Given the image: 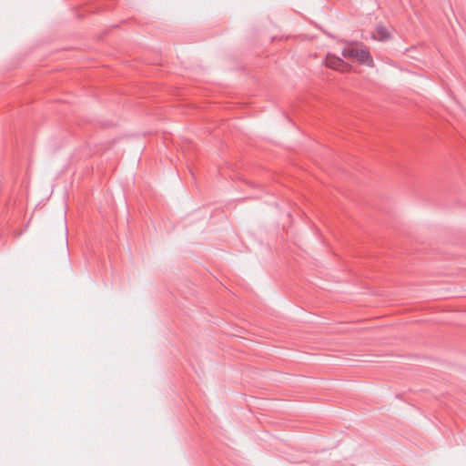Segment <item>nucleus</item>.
<instances>
[{"label":"nucleus","mask_w":466,"mask_h":466,"mask_svg":"<svg viewBox=\"0 0 466 466\" xmlns=\"http://www.w3.org/2000/svg\"><path fill=\"white\" fill-rule=\"evenodd\" d=\"M326 65L327 66L340 72H348L351 67L350 64L346 63L341 58L330 54L327 55Z\"/></svg>","instance_id":"obj_2"},{"label":"nucleus","mask_w":466,"mask_h":466,"mask_svg":"<svg viewBox=\"0 0 466 466\" xmlns=\"http://www.w3.org/2000/svg\"><path fill=\"white\" fill-rule=\"evenodd\" d=\"M372 37L379 41H386L390 37V33L385 26L379 25L372 34Z\"/></svg>","instance_id":"obj_3"},{"label":"nucleus","mask_w":466,"mask_h":466,"mask_svg":"<svg viewBox=\"0 0 466 466\" xmlns=\"http://www.w3.org/2000/svg\"><path fill=\"white\" fill-rule=\"evenodd\" d=\"M341 54L345 58H353L361 65H366L370 67L374 66V61L369 50L362 44L349 43L342 49Z\"/></svg>","instance_id":"obj_1"}]
</instances>
